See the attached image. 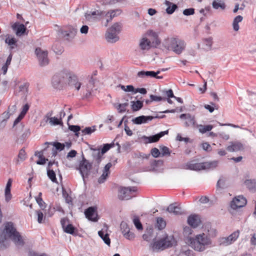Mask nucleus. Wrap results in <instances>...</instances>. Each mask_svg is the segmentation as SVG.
<instances>
[{"mask_svg":"<svg viewBox=\"0 0 256 256\" xmlns=\"http://www.w3.org/2000/svg\"><path fill=\"white\" fill-rule=\"evenodd\" d=\"M208 235L204 233L196 234L193 237H188L187 242L194 250L202 252L210 248L212 244V240L210 238L215 237L217 232L214 228H211L208 230Z\"/></svg>","mask_w":256,"mask_h":256,"instance_id":"obj_1","label":"nucleus"},{"mask_svg":"<svg viewBox=\"0 0 256 256\" xmlns=\"http://www.w3.org/2000/svg\"><path fill=\"white\" fill-rule=\"evenodd\" d=\"M4 228L3 233L4 235H0V244L3 242L6 237L10 238L17 246H22L24 245V240L20 234L16 231L12 222H6L4 224Z\"/></svg>","mask_w":256,"mask_h":256,"instance_id":"obj_2","label":"nucleus"},{"mask_svg":"<svg viewBox=\"0 0 256 256\" xmlns=\"http://www.w3.org/2000/svg\"><path fill=\"white\" fill-rule=\"evenodd\" d=\"M185 42L176 38H170L166 40V47L168 50H172L178 54H180L185 49Z\"/></svg>","mask_w":256,"mask_h":256,"instance_id":"obj_3","label":"nucleus"},{"mask_svg":"<svg viewBox=\"0 0 256 256\" xmlns=\"http://www.w3.org/2000/svg\"><path fill=\"white\" fill-rule=\"evenodd\" d=\"M218 164V160L207 162L200 163L188 162L184 166L185 168L192 170H210L216 168Z\"/></svg>","mask_w":256,"mask_h":256,"instance_id":"obj_4","label":"nucleus"},{"mask_svg":"<svg viewBox=\"0 0 256 256\" xmlns=\"http://www.w3.org/2000/svg\"><path fill=\"white\" fill-rule=\"evenodd\" d=\"M176 243L173 236H166L164 238L154 241L152 244L154 250H162L172 246Z\"/></svg>","mask_w":256,"mask_h":256,"instance_id":"obj_5","label":"nucleus"},{"mask_svg":"<svg viewBox=\"0 0 256 256\" xmlns=\"http://www.w3.org/2000/svg\"><path fill=\"white\" fill-rule=\"evenodd\" d=\"M121 26L118 23H116L112 25L107 30L106 34V38L107 41L109 42H116L119 40L118 34L120 32Z\"/></svg>","mask_w":256,"mask_h":256,"instance_id":"obj_6","label":"nucleus"},{"mask_svg":"<svg viewBox=\"0 0 256 256\" xmlns=\"http://www.w3.org/2000/svg\"><path fill=\"white\" fill-rule=\"evenodd\" d=\"M137 191L136 187L120 188L118 190V197L121 200H128L135 196Z\"/></svg>","mask_w":256,"mask_h":256,"instance_id":"obj_7","label":"nucleus"},{"mask_svg":"<svg viewBox=\"0 0 256 256\" xmlns=\"http://www.w3.org/2000/svg\"><path fill=\"white\" fill-rule=\"evenodd\" d=\"M92 167V164L83 156L82 160L80 162L78 170L84 178V176L88 175Z\"/></svg>","mask_w":256,"mask_h":256,"instance_id":"obj_8","label":"nucleus"},{"mask_svg":"<svg viewBox=\"0 0 256 256\" xmlns=\"http://www.w3.org/2000/svg\"><path fill=\"white\" fill-rule=\"evenodd\" d=\"M35 53L37 56L39 64L40 66H45L48 64L49 60L48 58V52L40 48H36Z\"/></svg>","mask_w":256,"mask_h":256,"instance_id":"obj_9","label":"nucleus"},{"mask_svg":"<svg viewBox=\"0 0 256 256\" xmlns=\"http://www.w3.org/2000/svg\"><path fill=\"white\" fill-rule=\"evenodd\" d=\"M238 236L239 232H234L228 237L220 238L218 239L219 244L224 246H228L236 241Z\"/></svg>","mask_w":256,"mask_h":256,"instance_id":"obj_10","label":"nucleus"},{"mask_svg":"<svg viewBox=\"0 0 256 256\" xmlns=\"http://www.w3.org/2000/svg\"><path fill=\"white\" fill-rule=\"evenodd\" d=\"M247 203L246 199L242 196H238L235 197L230 203V206L234 210L243 207Z\"/></svg>","mask_w":256,"mask_h":256,"instance_id":"obj_11","label":"nucleus"},{"mask_svg":"<svg viewBox=\"0 0 256 256\" xmlns=\"http://www.w3.org/2000/svg\"><path fill=\"white\" fill-rule=\"evenodd\" d=\"M94 81L93 80H90L86 85L82 88L84 96L86 98H90L94 92Z\"/></svg>","mask_w":256,"mask_h":256,"instance_id":"obj_12","label":"nucleus"},{"mask_svg":"<svg viewBox=\"0 0 256 256\" xmlns=\"http://www.w3.org/2000/svg\"><path fill=\"white\" fill-rule=\"evenodd\" d=\"M168 134V130H167L166 131L161 132H160L157 134H155L154 136H144L142 138L144 140L146 144L155 142H158L160 138Z\"/></svg>","mask_w":256,"mask_h":256,"instance_id":"obj_13","label":"nucleus"},{"mask_svg":"<svg viewBox=\"0 0 256 256\" xmlns=\"http://www.w3.org/2000/svg\"><path fill=\"white\" fill-rule=\"evenodd\" d=\"M100 10L88 11L84 14L86 20L89 22H94L100 19Z\"/></svg>","mask_w":256,"mask_h":256,"instance_id":"obj_14","label":"nucleus"},{"mask_svg":"<svg viewBox=\"0 0 256 256\" xmlns=\"http://www.w3.org/2000/svg\"><path fill=\"white\" fill-rule=\"evenodd\" d=\"M68 84L71 87L74 88L76 90H79L82 86V83L78 76L73 72L72 73Z\"/></svg>","mask_w":256,"mask_h":256,"instance_id":"obj_15","label":"nucleus"},{"mask_svg":"<svg viewBox=\"0 0 256 256\" xmlns=\"http://www.w3.org/2000/svg\"><path fill=\"white\" fill-rule=\"evenodd\" d=\"M86 218L90 220L96 222L98 220L96 208L94 207H90L84 212Z\"/></svg>","mask_w":256,"mask_h":256,"instance_id":"obj_16","label":"nucleus"},{"mask_svg":"<svg viewBox=\"0 0 256 256\" xmlns=\"http://www.w3.org/2000/svg\"><path fill=\"white\" fill-rule=\"evenodd\" d=\"M180 119L185 120L184 125L186 127L193 126H194L196 120L194 117L190 114H182L180 116Z\"/></svg>","mask_w":256,"mask_h":256,"instance_id":"obj_17","label":"nucleus"},{"mask_svg":"<svg viewBox=\"0 0 256 256\" xmlns=\"http://www.w3.org/2000/svg\"><path fill=\"white\" fill-rule=\"evenodd\" d=\"M51 114H50L49 113L47 114L45 116L46 118V122H48V124L51 126H54L56 125H60L62 126L63 124V122L62 120L60 118H56L55 116L54 117H50Z\"/></svg>","mask_w":256,"mask_h":256,"instance_id":"obj_18","label":"nucleus"},{"mask_svg":"<svg viewBox=\"0 0 256 256\" xmlns=\"http://www.w3.org/2000/svg\"><path fill=\"white\" fill-rule=\"evenodd\" d=\"M72 73V72L68 70H63L58 73L64 85L68 84Z\"/></svg>","mask_w":256,"mask_h":256,"instance_id":"obj_19","label":"nucleus"},{"mask_svg":"<svg viewBox=\"0 0 256 256\" xmlns=\"http://www.w3.org/2000/svg\"><path fill=\"white\" fill-rule=\"evenodd\" d=\"M188 222L194 228L198 227L200 222V216L196 214H192L188 218Z\"/></svg>","mask_w":256,"mask_h":256,"instance_id":"obj_20","label":"nucleus"},{"mask_svg":"<svg viewBox=\"0 0 256 256\" xmlns=\"http://www.w3.org/2000/svg\"><path fill=\"white\" fill-rule=\"evenodd\" d=\"M152 42L146 37L142 38L139 42V46L142 50H148L152 47Z\"/></svg>","mask_w":256,"mask_h":256,"instance_id":"obj_21","label":"nucleus"},{"mask_svg":"<svg viewBox=\"0 0 256 256\" xmlns=\"http://www.w3.org/2000/svg\"><path fill=\"white\" fill-rule=\"evenodd\" d=\"M166 210L170 213L175 215L180 214H182L181 208L176 203L170 204L167 208Z\"/></svg>","mask_w":256,"mask_h":256,"instance_id":"obj_22","label":"nucleus"},{"mask_svg":"<svg viewBox=\"0 0 256 256\" xmlns=\"http://www.w3.org/2000/svg\"><path fill=\"white\" fill-rule=\"evenodd\" d=\"M212 8L216 10H224L226 5L224 0H214L212 2Z\"/></svg>","mask_w":256,"mask_h":256,"instance_id":"obj_23","label":"nucleus"},{"mask_svg":"<svg viewBox=\"0 0 256 256\" xmlns=\"http://www.w3.org/2000/svg\"><path fill=\"white\" fill-rule=\"evenodd\" d=\"M160 73V70H158L156 72L154 71H140L138 73V76L140 78L147 77H156Z\"/></svg>","mask_w":256,"mask_h":256,"instance_id":"obj_24","label":"nucleus"},{"mask_svg":"<svg viewBox=\"0 0 256 256\" xmlns=\"http://www.w3.org/2000/svg\"><path fill=\"white\" fill-rule=\"evenodd\" d=\"M108 12L109 14L108 16L110 18H108V20H106L105 21L104 20H102V24L104 25L105 26H108V22H110L114 18L119 15L120 14V10H112Z\"/></svg>","mask_w":256,"mask_h":256,"instance_id":"obj_25","label":"nucleus"},{"mask_svg":"<svg viewBox=\"0 0 256 256\" xmlns=\"http://www.w3.org/2000/svg\"><path fill=\"white\" fill-rule=\"evenodd\" d=\"M146 35L150 37L152 40V43H155L156 45H158L160 44V42L156 32L152 30H148L146 32Z\"/></svg>","mask_w":256,"mask_h":256,"instance_id":"obj_26","label":"nucleus"},{"mask_svg":"<svg viewBox=\"0 0 256 256\" xmlns=\"http://www.w3.org/2000/svg\"><path fill=\"white\" fill-rule=\"evenodd\" d=\"M12 28L16 31V34L18 36H21L22 35L26 30V28L24 24L16 23L12 26Z\"/></svg>","mask_w":256,"mask_h":256,"instance_id":"obj_27","label":"nucleus"},{"mask_svg":"<svg viewBox=\"0 0 256 256\" xmlns=\"http://www.w3.org/2000/svg\"><path fill=\"white\" fill-rule=\"evenodd\" d=\"M244 184L246 187L250 191H256V179L246 180Z\"/></svg>","mask_w":256,"mask_h":256,"instance_id":"obj_28","label":"nucleus"},{"mask_svg":"<svg viewBox=\"0 0 256 256\" xmlns=\"http://www.w3.org/2000/svg\"><path fill=\"white\" fill-rule=\"evenodd\" d=\"M5 42L10 46L11 50H12L17 46V40L14 38L12 37L8 34L6 36Z\"/></svg>","mask_w":256,"mask_h":256,"instance_id":"obj_29","label":"nucleus"},{"mask_svg":"<svg viewBox=\"0 0 256 256\" xmlns=\"http://www.w3.org/2000/svg\"><path fill=\"white\" fill-rule=\"evenodd\" d=\"M91 150L94 151L93 156L94 159L96 160L98 164H100L102 160V156L104 154L101 153L100 148H90Z\"/></svg>","mask_w":256,"mask_h":256,"instance_id":"obj_30","label":"nucleus"},{"mask_svg":"<svg viewBox=\"0 0 256 256\" xmlns=\"http://www.w3.org/2000/svg\"><path fill=\"white\" fill-rule=\"evenodd\" d=\"M242 145L240 142H232L231 144L228 146L226 149L228 151L237 152L242 148Z\"/></svg>","mask_w":256,"mask_h":256,"instance_id":"obj_31","label":"nucleus"},{"mask_svg":"<svg viewBox=\"0 0 256 256\" xmlns=\"http://www.w3.org/2000/svg\"><path fill=\"white\" fill-rule=\"evenodd\" d=\"M148 121H150L148 119V116H139L132 120V122L136 124L146 123Z\"/></svg>","mask_w":256,"mask_h":256,"instance_id":"obj_32","label":"nucleus"},{"mask_svg":"<svg viewBox=\"0 0 256 256\" xmlns=\"http://www.w3.org/2000/svg\"><path fill=\"white\" fill-rule=\"evenodd\" d=\"M52 84L56 88H58L64 86L58 74H56L53 76L52 78Z\"/></svg>","mask_w":256,"mask_h":256,"instance_id":"obj_33","label":"nucleus"},{"mask_svg":"<svg viewBox=\"0 0 256 256\" xmlns=\"http://www.w3.org/2000/svg\"><path fill=\"white\" fill-rule=\"evenodd\" d=\"M143 106V102L140 100L132 101L131 108L133 112H136L141 109Z\"/></svg>","mask_w":256,"mask_h":256,"instance_id":"obj_34","label":"nucleus"},{"mask_svg":"<svg viewBox=\"0 0 256 256\" xmlns=\"http://www.w3.org/2000/svg\"><path fill=\"white\" fill-rule=\"evenodd\" d=\"M164 3L167 6L166 12L168 14H172L178 8L176 4H174L168 0H166Z\"/></svg>","mask_w":256,"mask_h":256,"instance_id":"obj_35","label":"nucleus"},{"mask_svg":"<svg viewBox=\"0 0 256 256\" xmlns=\"http://www.w3.org/2000/svg\"><path fill=\"white\" fill-rule=\"evenodd\" d=\"M128 106V103L126 102L123 104H115L114 107L116 108L119 113H124L126 111V107Z\"/></svg>","mask_w":256,"mask_h":256,"instance_id":"obj_36","label":"nucleus"},{"mask_svg":"<svg viewBox=\"0 0 256 256\" xmlns=\"http://www.w3.org/2000/svg\"><path fill=\"white\" fill-rule=\"evenodd\" d=\"M98 234L107 245H110V240L109 238L108 234H104V232L102 230H100L98 232Z\"/></svg>","mask_w":256,"mask_h":256,"instance_id":"obj_37","label":"nucleus"},{"mask_svg":"<svg viewBox=\"0 0 256 256\" xmlns=\"http://www.w3.org/2000/svg\"><path fill=\"white\" fill-rule=\"evenodd\" d=\"M198 130L202 134H204L207 132L210 131L213 128V126L212 125H202L200 124L198 126Z\"/></svg>","mask_w":256,"mask_h":256,"instance_id":"obj_38","label":"nucleus"},{"mask_svg":"<svg viewBox=\"0 0 256 256\" xmlns=\"http://www.w3.org/2000/svg\"><path fill=\"white\" fill-rule=\"evenodd\" d=\"M203 43L204 44V49L208 50H210L212 48V38H208L203 39L202 40Z\"/></svg>","mask_w":256,"mask_h":256,"instance_id":"obj_39","label":"nucleus"},{"mask_svg":"<svg viewBox=\"0 0 256 256\" xmlns=\"http://www.w3.org/2000/svg\"><path fill=\"white\" fill-rule=\"evenodd\" d=\"M44 144H52L54 147V148L56 150H58L61 151L63 150L64 148V145L63 144H61L58 142H46L44 143Z\"/></svg>","mask_w":256,"mask_h":256,"instance_id":"obj_40","label":"nucleus"},{"mask_svg":"<svg viewBox=\"0 0 256 256\" xmlns=\"http://www.w3.org/2000/svg\"><path fill=\"white\" fill-rule=\"evenodd\" d=\"M166 226V222L162 218H158L156 220V227L160 230L164 229Z\"/></svg>","mask_w":256,"mask_h":256,"instance_id":"obj_41","label":"nucleus"},{"mask_svg":"<svg viewBox=\"0 0 256 256\" xmlns=\"http://www.w3.org/2000/svg\"><path fill=\"white\" fill-rule=\"evenodd\" d=\"M47 174L49 178L54 182H57L56 174L53 170L47 169Z\"/></svg>","mask_w":256,"mask_h":256,"instance_id":"obj_42","label":"nucleus"},{"mask_svg":"<svg viewBox=\"0 0 256 256\" xmlns=\"http://www.w3.org/2000/svg\"><path fill=\"white\" fill-rule=\"evenodd\" d=\"M74 227L70 224H66V226L64 229V231L68 234H74Z\"/></svg>","mask_w":256,"mask_h":256,"instance_id":"obj_43","label":"nucleus"},{"mask_svg":"<svg viewBox=\"0 0 256 256\" xmlns=\"http://www.w3.org/2000/svg\"><path fill=\"white\" fill-rule=\"evenodd\" d=\"M133 222L138 230H140L142 229V224L139 220V218L137 216H134Z\"/></svg>","mask_w":256,"mask_h":256,"instance_id":"obj_44","label":"nucleus"},{"mask_svg":"<svg viewBox=\"0 0 256 256\" xmlns=\"http://www.w3.org/2000/svg\"><path fill=\"white\" fill-rule=\"evenodd\" d=\"M42 193L40 192H39L38 196L36 198V200L37 203L42 208H43L44 207V202L42 198Z\"/></svg>","mask_w":256,"mask_h":256,"instance_id":"obj_45","label":"nucleus"},{"mask_svg":"<svg viewBox=\"0 0 256 256\" xmlns=\"http://www.w3.org/2000/svg\"><path fill=\"white\" fill-rule=\"evenodd\" d=\"M121 89L125 92H132L134 94L135 88L132 85H128L125 86L123 85H120Z\"/></svg>","mask_w":256,"mask_h":256,"instance_id":"obj_46","label":"nucleus"},{"mask_svg":"<svg viewBox=\"0 0 256 256\" xmlns=\"http://www.w3.org/2000/svg\"><path fill=\"white\" fill-rule=\"evenodd\" d=\"M36 213L38 216V223H42L45 219L43 213L40 210H36Z\"/></svg>","mask_w":256,"mask_h":256,"instance_id":"obj_47","label":"nucleus"},{"mask_svg":"<svg viewBox=\"0 0 256 256\" xmlns=\"http://www.w3.org/2000/svg\"><path fill=\"white\" fill-rule=\"evenodd\" d=\"M96 130L95 126L86 127L82 130V132L84 134H90Z\"/></svg>","mask_w":256,"mask_h":256,"instance_id":"obj_48","label":"nucleus"},{"mask_svg":"<svg viewBox=\"0 0 256 256\" xmlns=\"http://www.w3.org/2000/svg\"><path fill=\"white\" fill-rule=\"evenodd\" d=\"M114 146V143L112 144H106L104 145L103 148L101 150V153L105 154L106 152H108L111 148H112Z\"/></svg>","mask_w":256,"mask_h":256,"instance_id":"obj_49","label":"nucleus"},{"mask_svg":"<svg viewBox=\"0 0 256 256\" xmlns=\"http://www.w3.org/2000/svg\"><path fill=\"white\" fill-rule=\"evenodd\" d=\"M160 154H162V156H170V149L166 146H162L160 148Z\"/></svg>","mask_w":256,"mask_h":256,"instance_id":"obj_50","label":"nucleus"},{"mask_svg":"<svg viewBox=\"0 0 256 256\" xmlns=\"http://www.w3.org/2000/svg\"><path fill=\"white\" fill-rule=\"evenodd\" d=\"M124 236L128 239L130 240L134 238V234L133 233L130 232V230H128V228H126V229L124 230Z\"/></svg>","mask_w":256,"mask_h":256,"instance_id":"obj_51","label":"nucleus"},{"mask_svg":"<svg viewBox=\"0 0 256 256\" xmlns=\"http://www.w3.org/2000/svg\"><path fill=\"white\" fill-rule=\"evenodd\" d=\"M108 12H104V11H102L100 10V19L102 20H102H108V18H110L109 16Z\"/></svg>","mask_w":256,"mask_h":256,"instance_id":"obj_52","label":"nucleus"},{"mask_svg":"<svg viewBox=\"0 0 256 256\" xmlns=\"http://www.w3.org/2000/svg\"><path fill=\"white\" fill-rule=\"evenodd\" d=\"M150 101H156V102L166 100V98H163V97L160 96H154L152 94H151L150 96Z\"/></svg>","mask_w":256,"mask_h":256,"instance_id":"obj_53","label":"nucleus"},{"mask_svg":"<svg viewBox=\"0 0 256 256\" xmlns=\"http://www.w3.org/2000/svg\"><path fill=\"white\" fill-rule=\"evenodd\" d=\"M4 196L6 201V202H8L12 198V196L10 192V190L5 189Z\"/></svg>","mask_w":256,"mask_h":256,"instance_id":"obj_54","label":"nucleus"},{"mask_svg":"<svg viewBox=\"0 0 256 256\" xmlns=\"http://www.w3.org/2000/svg\"><path fill=\"white\" fill-rule=\"evenodd\" d=\"M69 129L74 132H76V135L78 136V134L77 133L80 130V128L78 126H74V125H69L68 126Z\"/></svg>","mask_w":256,"mask_h":256,"instance_id":"obj_55","label":"nucleus"},{"mask_svg":"<svg viewBox=\"0 0 256 256\" xmlns=\"http://www.w3.org/2000/svg\"><path fill=\"white\" fill-rule=\"evenodd\" d=\"M150 153L154 158H158L160 154V152L158 149L156 148H152L151 150Z\"/></svg>","mask_w":256,"mask_h":256,"instance_id":"obj_56","label":"nucleus"},{"mask_svg":"<svg viewBox=\"0 0 256 256\" xmlns=\"http://www.w3.org/2000/svg\"><path fill=\"white\" fill-rule=\"evenodd\" d=\"M194 14V8H189L183 10V14L184 16H190Z\"/></svg>","mask_w":256,"mask_h":256,"instance_id":"obj_57","label":"nucleus"},{"mask_svg":"<svg viewBox=\"0 0 256 256\" xmlns=\"http://www.w3.org/2000/svg\"><path fill=\"white\" fill-rule=\"evenodd\" d=\"M108 174H108L103 172L102 176L98 178V182L100 184L104 182H105V180H106V178Z\"/></svg>","mask_w":256,"mask_h":256,"instance_id":"obj_58","label":"nucleus"},{"mask_svg":"<svg viewBox=\"0 0 256 256\" xmlns=\"http://www.w3.org/2000/svg\"><path fill=\"white\" fill-rule=\"evenodd\" d=\"M18 158L22 160H24L26 158V152L25 150L22 148L18 153Z\"/></svg>","mask_w":256,"mask_h":256,"instance_id":"obj_59","label":"nucleus"},{"mask_svg":"<svg viewBox=\"0 0 256 256\" xmlns=\"http://www.w3.org/2000/svg\"><path fill=\"white\" fill-rule=\"evenodd\" d=\"M164 94L168 97V98L174 97L173 91L171 89L164 91Z\"/></svg>","mask_w":256,"mask_h":256,"instance_id":"obj_60","label":"nucleus"},{"mask_svg":"<svg viewBox=\"0 0 256 256\" xmlns=\"http://www.w3.org/2000/svg\"><path fill=\"white\" fill-rule=\"evenodd\" d=\"M202 148L206 152H210L212 148L208 142H204L202 144Z\"/></svg>","mask_w":256,"mask_h":256,"instance_id":"obj_61","label":"nucleus"},{"mask_svg":"<svg viewBox=\"0 0 256 256\" xmlns=\"http://www.w3.org/2000/svg\"><path fill=\"white\" fill-rule=\"evenodd\" d=\"M126 122H124V130L126 134L128 136H131L132 135V132L130 130V128L126 124Z\"/></svg>","mask_w":256,"mask_h":256,"instance_id":"obj_62","label":"nucleus"},{"mask_svg":"<svg viewBox=\"0 0 256 256\" xmlns=\"http://www.w3.org/2000/svg\"><path fill=\"white\" fill-rule=\"evenodd\" d=\"M76 29L72 28L69 33L66 34V36L68 37L73 38L76 35Z\"/></svg>","mask_w":256,"mask_h":256,"instance_id":"obj_63","label":"nucleus"},{"mask_svg":"<svg viewBox=\"0 0 256 256\" xmlns=\"http://www.w3.org/2000/svg\"><path fill=\"white\" fill-rule=\"evenodd\" d=\"M28 256H48L46 254H38L35 252L30 251L28 253Z\"/></svg>","mask_w":256,"mask_h":256,"instance_id":"obj_64","label":"nucleus"}]
</instances>
